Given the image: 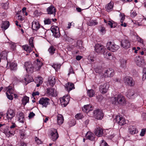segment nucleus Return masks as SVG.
Wrapping results in <instances>:
<instances>
[{"label":"nucleus","mask_w":146,"mask_h":146,"mask_svg":"<svg viewBox=\"0 0 146 146\" xmlns=\"http://www.w3.org/2000/svg\"><path fill=\"white\" fill-rule=\"evenodd\" d=\"M112 104L115 105H123L125 104L126 100L125 97L121 94L116 95L111 99Z\"/></svg>","instance_id":"1"},{"label":"nucleus","mask_w":146,"mask_h":146,"mask_svg":"<svg viewBox=\"0 0 146 146\" xmlns=\"http://www.w3.org/2000/svg\"><path fill=\"white\" fill-rule=\"evenodd\" d=\"M106 47L108 50L112 52L117 51L119 48V46L111 41L107 43Z\"/></svg>","instance_id":"2"},{"label":"nucleus","mask_w":146,"mask_h":146,"mask_svg":"<svg viewBox=\"0 0 146 146\" xmlns=\"http://www.w3.org/2000/svg\"><path fill=\"white\" fill-rule=\"evenodd\" d=\"M93 114L94 117L98 119H102L104 117L102 111L98 109L93 111Z\"/></svg>","instance_id":"3"},{"label":"nucleus","mask_w":146,"mask_h":146,"mask_svg":"<svg viewBox=\"0 0 146 146\" xmlns=\"http://www.w3.org/2000/svg\"><path fill=\"white\" fill-rule=\"evenodd\" d=\"M134 60L137 65L139 66H142L145 64V60L141 56H136Z\"/></svg>","instance_id":"4"},{"label":"nucleus","mask_w":146,"mask_h":146,"mask_svg":"<svg viewBox=\"0 0 146 146\" xmlns=\"http://www.w3.org/2000/svg\"><path fill=\"white\" fill-rule=\"evenodd\" d=\"M51 30L54 36L56 38H58L60 36L59 29L58 27L53 26L51 28Z\"/></svg>","instance_id":"5"},{"label":"nucleus","mask_w":146,"mask_h":146,"mask_svg":"<svg viewBox=\"0 0 146 146\" xmlns=\"http://www.w3.org/2000/svg\"><path fill=\"white\" fill-rule=\"evenodd\" d=\"M50 99L47 98H42L39 101V104L42 106V107L46 108L50 104Z\"/></svg>","instance_id":"6"},{"label":"nucleus","mask_w":146,"mask_h":146,"mask_svg":"<svg viewBox=\"0 0 146 146\" xmlns=\"http://www.w3.org/2000/svg\"><path fill=\"white\" fill-rule=\"evenodd\" d=\"M123 82L126 85L131 86H133L135 85V82L133 79L129 77H126L124 78Z\"/></svg>","instance_id":"7"},{"label":"nucleus","mask_w":146,"mask_h":146,"mask_svg":"<svg viewBox=\"0 0 146 146\" xmlns=\"http://www.w3.org/2000/svg\"><path fill=\"white\" fill-rule=\"evenodd\" d=\"M69 100V97L68 95L64 96L62 98H60L61 104L64 107H65L68 104Z\"/></svg>","instance_id":"8"},{"label":"nucleus","mask_w":146,"mask_h":146,"mask_svg":"<svg viewBox=\"0 0 146 146\" xmlns=\"http://www.w3.org/2000/svg\"><path fill=\"white\" fill-rule=\"evenodd\" d=\"M109 87V84L107 83H104L100 86V91L102 94H104L106 93Z\"/></svg>","instance_id":"9"},{"label":"nucleus","mask_w":146,"mask_h":146,"mask_svg":"<svg viewBox=\"0 0 146 146\" xmlns=\"http://www.w3.org/2000/svg\"><path fill=\"white\" fill-rule=\"evenodd\" d=\"M26 71L29 73H32L34 67L30 62H26L24 64Z\"/></svg>","instance_id":"10"},{"label":"nucleus","mask_w":146,"mask_h":146,"mask_svg":"<svg viewBox=\"0 0 146 146\" xmlns=\"http://www.w3.org/2000/svg\"><path fill=\"white\" fill-rule=\"evenodd\" d=\"M15 115V110L11 109H9L7 112V117L9 120H11Z\"/></svg>","instance_id":"11"},{"label":"nucleus","mask_w":146,"mask_h":146,"mask_svg":"<svg viewBox=\"0 0 146 146\" xmlns=\"http://www.w3.org/2000/svg\"><path fill=\"white\" fill-rule=\"evenodd\" d=\"M56 11V9L54 6L50 5L46 9L47 14L49 15H53L55 16Z\"/></svg>","instance_id":"12"},{"label":"nucleus","mask_w":146,"mask_h":146,"mask_svg":"<svg viewBox=\"0 0 146 146\" xmlns=\"http://www.w3.org/2000/svg\"><path fill=\"white\" fill-rule=\"evenodd\" d=\"M114 121L121 125H123L125 123V121L124 118L123 117H120L119 116H116Z\"/></svg>","instance_id":"13"},{"label":"nucleus","mask_w":146,"mask_h":146,"mask_svg":"<svg viewBox=\"0 0 146 146\" xmlns=\"http://www.w3.org/2000/svg\"><path fill=\"white\" fill-rule=\"evenodd\" d=\"M104 46L101 44H97L95 46V50L98 53H101L104 50Z\"/></svg>","instance_id":"14"},{"label":"nucleus","mask_w":146,"mask_h":146,"mask_svg":"<svg viewBox=\"0 0 146 146\" xmlns=\"http://www.w3.org/2000/svg\"><path fill=\"white\" fill-rule=\"evenodd\" d=\"M130 42L128 40L124 39L121 42V46L124 48L127 49L130 47Z\"/></svg>","instance_id":"15"},{"label":"nucleus","mask_w":146,"mask_h":146,"mask_svg":"<svg viewBox=\"0 0 146 146\" xmlns=\"http://www.w3.org/2000/svg\"><path fill=\"white\" fill-rule=\"evenodd\" d=\"M114 74V71L111 68L108 69L104 72V75L106 77H112Z\"/></svg>","instance_id":"16"},{"label":"nucleus","mask_w":146,"mask_h":146,"mask_svg":"<svg viewBox=\"0 0 146 146\" xmlns=\"http://www.w3.org/2000/svg\"><path fill=\"white\" fill-rule=\"evenodd\" d=\"M51 138L53 141L56 140L58 137V135L56 129H53L51 131Z\"/></svg>","instance_id":"17"},{"label":"nucleus","mask_w":146,"mask_h":146,"mask_svg":"<svg viewBox=\"0 0 146 146\" xmlns=\"http://www.w3.org/2000/svg\"><path fill=\"white\" fill-rule=\"evenodd\" d=\"M94 133L98 137L102 136L103 133V130L101 127H97L95 130Z\"/></svg>","instance_id":"18"},{"label":"nucleus","mask_w":146,"mask_h":146,"mask_svg":"<svg viewBox=\"0 0 146 146\" xmlns=\"http://www.w3.org/2000/svg\"><path fill=\"white\" fill-rule=\"evenodd\" d=\"M46 93L50 96H56L55 89L52 88H48L47 89Z\"/></svg>","instance_id":"19"},{"label":"nucleus","mask_w":146,"mask_h":146,"mask_svg":"<svg viewBox=\"0 0 146 146\" xmlns=\"http://www.w3.org/2000/svg\"><path fill=\"white\" fill-rule=\"evenodd\" d=\"M42 65V63L38 59H37L35 61L34 66H33L34 68H35L36 70H38L40 69Z\"/></svg>","instance_id":"20"},{"label":"nucleus","mask_w":146,"mask_h":146,"mask_svg":"<svg viewBox=\"0 0 146 146\" xmlns=\"http://www.w3.org/2000/svg\"><path fill=\"white\" fill-rule=\"evenodd\" d=\"M127 97L129 98L133 99L136 96V95L135 94L134 91L132 90H129L126 93Z\"/></svg>","instance_id":"21"},{"label":"nucleus","mask_w":146,"mask_h":146,"mask_svg":"<svg viewBox=\"0 0 146 146\" xmlns=\"http://www.w3.org/2000/svg\"><path fill=\"white\" fill-rule=\"evenodd\" d=\"M129 132L130 134L134 135L137 133L138 131L134 126L131 125L129 127Z\"/></svg>","instance_id":"22"},{"label":"nucleus","mask_w":146,"mask_h":146,"mask_svg":"<svg viewBox=\"0 0 146 146\" xmlns=\"http://www.w3.org/2000/svg\"><path fill=\"white\" fill-rule=\"evenodd\" d=\"M40 25L38 22L34 21L32 23V28L33 30L37 31L40 28Z\"/></svg>","instance_id":"23"},{"label":"nucleus","mask_w":146,"mask_h":146,"mask_svg":"<svg viewBox=\"0 0 146 146\" xmlns=\"http://www.w3.org/2000/svg\"><path fill=\"white\" fill-rule=\"evenodd\" d=\"M65 89L68 92L75 88L74 84L69 82L65 84Z\"/></svg>","instance_id":"24"},{"label":"nucleus","mask_w":146,"mask_h":146,"mask_svg":"<svg viewBox=\"0 0 146 146\" xmlns=\"http://www.w3.org/2000/svg\"><path fill=\"white\" fill-rule=\"evenodd\" d=\"M18 121L21 123H23L25 120V115L21 112H19L18 114Z\"/></svg>","instance_id":"25"},{"label":"nucleus","mask_w":146,"mask_h":146,"mask_svg":"<svg viewBox=\"0 0 146 146\" xmlns=\"http://www.w3.org/2000/svg\"><path fill=\"white\" fill-rule=\"evenodd\" d=\"M82 109L84 112L87 113L90 111L92 110L93 109L91 105L88 104L84 105L83 107L82 108Z\"/></svg>","instance_id":"26"},{"label":"nucleus","mask_w":146,"mask_h":146,"mask_svg":"<svg viewBox=\"0 0 146 146\" xmlns=\"http://www.w3.org/2000/svg\"><path fill=\"white\" fill-rule=\"evenodd\" d=\"M57 123L58 125H60L63 123L64 117L62 115L58 114L57 115Z\"/></svg>","instance_id":"27"},{"label":"nucleus","mask_w":146,"mask_h":146,"mask_svg":"<svg viewBox=\"0 0 146 146\" xmlns=\"http://www.w3.org/2000/svg\"><path fill=\"white\" fill-rule=\"evenodd\" d=\"M95 135L94 133L90 131H88L86 135V138L91 141H93L94 139Z\"/></svg>","instance_id":"28"},{"label":"nucleus","mask_w":146,"mask_h":146,"mask_svg":"<svg viewBox=\"0 0 146 146\" xmlns=\"http://www.w3.org/2000/svg\"><path fill=\"white\" fill-rule=\"evenodd\" d=\"M113 3L110 2L106 5L105 8L107 12H109L113 10Z\"/></svg>","instance_id":"29"},{"label":"nucleus","mask_w":146,"mask_h":146,"mask_svg":"<svg viewBox=\"0 0 146 146\" xmlns=\"http://www.w3.org/2000/svg\"><path fill=\"white\" fill-rule=\"evenodd\" d=\"M120 66L123 68H124L126 66L127 61L125 59L120 58L119 60Z\"/></svg>","instance_id":"30"},{"label":"nucleus","mask_w":146,"mask_h":146,"mask_svg":"<svg viewBox=\"0 0 146 146\" xmlns=\"http://www.w3.org/2000/svg\"><path fill=\"white\" fill-rule=\"evenodd\" d=\"M48 82L50 86L52 87L55 82V77L54 76L49 77L48 78Z\"/></svg>","instance_id":"31"},{"label":"nucleus","mask_w":146,"mask_h":146,"mask_svg":"<svg viewBox=\"0 0 146 146\" xmlns=\"http://www.w3.org/2000/svg\"><path fill=\"white\" fill-rule=\"evenodd\" d=\"M22 48L28 53H29L32 51L31 47L27 45L23 46Z\"/></svg>","instance_id":"32"},{"label":"nucleus","mask_w":146,"mask_h":146,"mask_svg":"<svg viewBox=\"0 0 146 146\" xmlns=\"http://www.w3.org/2000/svg\"><path fill=\"white\" fill-rule=\"evenodd\" d=\"M9 22L8 21H5L3 23V25L1 26V28L5 30L9 27Z\"/></svg>","instance_id":"33"},{"label":"nucleus","mask_w":146,"mask_h":146,"mask_svg":"<svg viewBox=\"0 0 146 146\" xmlns=\"http://www.w3.org/2000/svg\"><path fill=\"white\" fill-rule=\"evenodd\" d=\"M29 98L27 96L24 97L22 100V104L25 106L27 103L29 102Z\"/></svg>","instance_id":"34"},{"label":"nucleus","mask_w":146,"mask_h":146,"mask_svg":"<svg viewBox=\"0 0 146 146\" xmlns=\"http://www.w3.org/2000/svg\"><path fill=\"white\" fill-rule=\"evenodd\" d=\"M98 30L102 35L105 33L106 30L105 27L102 26H100L98 27Z\"/></svg>","instance_id":"35"},{"label":"nucleus","mask_w":146,"mask_h":146,"mask_svg":"<svg viewBox=\"0 0 146 146\" xmlns=\"http://www.w3.org/2000/svg\"><path fill=\"white\" fill-rule=\"evenodd\" d=\"M10 69L11 70H15L16 68L17 64L14 63L12 62L9 63Z\"/></svg>","instance_id":"36"},{"label":"nucleus","mask_w":146,"mask_h":146,"mask_svg":"<svg viewBox=\"0 0 146 146\" xmlns=\"http://www.w3.org/2000/svg\"><path fill=\"white\" fill-rule=\"evenodd\" d=\"M87 93L88 95L90 97H93L95 94L94 91L92 89L88 90Z\"/></svg>","instance_id":"37"},{"label":"nucleus","mask_w":146,"mask_h":146,"mask_svg":"<svg viewBox=\"0 0 146 146\" xmlns=\"http://www.w3.org/2000/svg\"><path fill=\"white\" fill-rule=\"evenodd\" d=\"M56 48L53 46H50L48 49V51L51 55L53 54L55 52Z\"/></svg>","instance_id":"38"},{"label":"nucleus","mask_w":146,"mask_h":146,"mask_svg":"<svg viewBox=\"0 0 146 146\" xmlns=\"http://www.w3.org/2000/svg\"><path fill=\"white\" fill-rule=\"evenodd\" d=\"M98 23L96 20H91L88 23V25L90 26H95L97 25Z\"/></svg>","instance_id":"39"},{"label":"nucleus","mask_w":146,"mask_h":146,"mask_svg":"<svg viewBox=\"0 0 146 146\" xmlns=\"http://www.w3.org/2000/svg\"><path fill=\"white\" fill-rule=\"evenodd\" d=\"M84 118L85 121H84L83 125L84 126L86 127H87V125L89 123V120L87 118V117H85Z\"/></svg>","instance_id":"40"},{"label":"nucleus","mask_w":146,"mask_h":146,"mask_svg":"<svg viewBox=\"0 0 146 146\" xmlns=\"http://www.w3.org/2000/svg\"><path fill=\"white\" fill-rule=\"evenodd\" d=\"M61 65L60 64H53L52 66L56 70H58L60 69Z\"/></svg>","instance_id":"41"},{"label":"nucleus","mask_w":146,"mask_h":146,"mask_svg":"<svg viewBox=\"0 0 146 146\" xmlns=\"http://www.w3.org/2000/svg\"><path fill=\"white\" fill-rule=\"evenodd\" d=\"M136 39L138 42H140L143 45V39L138 36H136Z\"/></svg>","instance_id":"42"},{"label":"nucleus","mask_w":146,"mask_h":146,"mask_svg":"<svg viewBox=\"0 0 146 146\" xmlns=\"http://www.w3.org/2000/svg\"><path fill=\"white\" fill-rule=\"evenodd\" d=\"M44 23L45 25H49L51 23V20L49 18L45 19L44 20Z\"/></svg>","instance_id":"43"},{"label":"nucleus","mask_w":146,"mask_h":146,"mask_svg":"<svg viewBox=\"0 0 146 146\" xmlns=\"http://www.w3.org/2000/svg\"><path fill=\"white\" fill-rule=\"evenodd\" d=\"M75 117L77 119H80L84 117L83 115L80 113H78L75 116Z\"/></svg>","instance_id":"44"},{"label":"nucleus","mask_w":146,"mask_h":146,"mask_svg":"<svg viewBox=\"0 0 146 146\" xmlns=\"http://www.w3.org/2000/svg\"><path fill=\"white\" fill-rule=\"evenodd\" d=\"M33 38L31 37L30 38L29 40V44L32 48H33L34 47V46L33 43Z\"/></svg>","instance_id":"45"},{"label":"nucleus","mask_w":146,"mask_h":146,"mask_svg":"<svg viewBox=\"0 0 146 146\" xmlns=\"http://www.w3.org/2000/svg\"><path fill=\"white\" fill-rule=\"evenodd\" d=\"M146 130V129H142L140 134V135L141 136H143L145 133Z\"/></svg>","instance_id":"46"},{"label":"nucleus","mask_w":146,"mask_h":146,"mask_svg":"<svg viewBox=\"0 0 146 146\" xmlns=\"http://www.w3.org/2000/svg\"><path fill=\"white\" fill-rule=\"evenodd\" d=\"M6 94L8 99L10 100H12L13 99V96L11 94H9L7 92H6Z\"/></svg>","instance_id":"47"},{"label":"nucleus","mask_w":146,"mask_h":146,"mask_svg":"<svg viewBox=\"0 0 146 146\" xmlns=\"http://www.w3.org/2000/svg\"><path fill=\"white\" fill-rule=\"evenodd\" d=\"M100 146H108L107 143L105 142L104 140H102Z\"/></svg>","instance_id":"48"},{"label":"nucleus","mask_w":146,"mask_h":146,"mask_svg":"<svg viewBox=\"0 0 146 146\" xmlns=\"http://www.w3.org/2000/svg\"><path fill=\"white\" fill-rule=\"evenodd\" d=\"M35 141L38 144H40L42 143L41 141L38 138L36 137L35 138Z\"/></svg>","instance_id":"49"},{"label":"nucleus","mask_w":146,"mask_h":146,"mask_svg":"<svg viewBox=\"0 0 146 146\" xmlns=\"http://www.w3.org/2000/svg\"><path fill=\"white\" fill-rule=\"evenodd\" d=\"M35 114L33 112H31L29 114L28 117L29 119H31L34 116H35Z\"/></svg>","instance_id":"50"},{"label":"nucleus","mask_w":146,"mask_h":146,"mask_svg":"<svg viewBox=\"0 0 146 146\" xmlns=\"http://www.w3.org/2000/svg\"><path fill=\"white\" fill-rule=\"evenodd\" d=\"M74 72L73 71V68L71 67L69 69V73H68V75H69L70 74H74Z\"/></svg>","instance_id":"51"},{"label":"nucleus","mask_w":146,"mask_h":146,"mask_svg":"<svg viewBox=\"0 0 146 146\" xmlns=\"http://www.w3.org/2000/svg\"><path fill=\"white\" fill-rule=\"evenodd\" d=\"M13 90L12 88H9L7 91L8 93H9V94H12L13 93Z\"/></svg>","instance_id":"52"},{"label":"nucleus","mask_w":146,"mask_h":146,"mask_svg":"<svg viewBox=\"0 0 146 146\" xmlns=\"http://www.w3.org/2000/svg\"><path fill=\"white\" fill-rule=\"evenodd\" d=\"M37 81L39 83H40L41 84H42L43 82V80L42 78L41 77H39L37 80Z\"/></svg>","instance_id":"53"},{"label":"nucleus","mask_w":146,"mask_h":146,"mask_svg":"<svg viewBox=\"0 0 146 146\" xmlns=\"http://www.w3.org/2000/svg\"><path fill=\"white\" fill-rule=\"evenodd\" d=\"M16 126L15 124L14 123H12L11 125L10 126V128L11 130L14 128Z\"/></svg>","instance_id":"54"},{"label":"nucleus","mask_w":146,"mask_h":146,"mask_svg":"<svg viewBox=\"0 0 146 146\" xmlns=\"http://www.w3.org/2000/svg\"><path fill=\"white\" fill-rule=\"evenodd\" d=\"M137 15V13L135 11H133V12H131V15L133 17H135Z\"/></svg>","instance_id":"55"},{"label":"nucleus","mask_w":146,"mask_h":146,"mask_svg":"<svg viewBox=\"0 0 146 146\" xmlns=\"http://www.w3.org/2000/svg\"><path fill=\"white\" fill-rule=\"evenodd\" d=\"M18 19L19 20H20L21 21H22L24 19V17H22V16L20 15H19L18 16Z\"/></svg>","instance_id":"56"},{"label":"nucleus","mask_w":146,"mask_h":146,"mask_svg":"<svg viewBox=\"0 0 146 146\" xmlns=\"http://www.w3.org/2000/svg\"><path fill=\"white\" fill-rule=\"evenodd\" d=\"M39 94V93L38 92H36L33 93L32 95L33 97H34L36 95H38Z\"/></svg>","instance_id":"57"},{"label":"nucleus","mask_w":146,"mask_h":146,"mask_svg":"<svg viewBox=\"0 0 146 146\" xmlns=\"http://www.w3.org/2000/svg\"><path fill=\"white\" fill-rule=\"evenodd\" d=\"M108 24L110 26V27L111 28H112L113 27V24L112 22L110 21H109L108 23Z\"/></svg>","instance_id":"58"},{"label":"nucleus","mask_w":146,"mask_h":146,"mask_svg":"<svg viewBox=\"0 0 146 146\" xmlns=\"http://www.w3.org/2000/svg\"><path fill=\"white\" fill-rule=\"evenodd\" d=\"M125 19V17L124 15L122 16L121 15V19L120 21L121 23H123V22Z\"/></svg>","instance_id":"59"},{"label":"nucleus","mask_w":146,"mask_h":146,"mask_svg":"<svg viewBox=\"0 0 146 146\" xmlns=\"http://www.w3.org/2000/svg\"><path fill=\"white\" fill-rule=\"evenodd\" d=\"M82 57L78 55L76 56V59L77 60H79L82 58Z\"/></svg>","instance_id":"60"},{"label":"nucleus","mask_w":146,"mask_h":146,"mask_svg":"<svg viewBox=\"0 0 146 146\" xmlns=\"http://www.w3.org/2000/svg\"><path fill=\"white\" fill-rule=\"evenodd\" d=\"M146 79V74H143L142 77V80H144Z\"/></svg>","instance_id":"61"},{"label":"nucleus","mask_w":146,"mask_h":146,"mask_svg":"<svg viewBox=\"0 0 146 146\" xmlns=\"http://www.w3.org/2000/svg\"><path fill=\"white\" fill-rule=\"evenodd\" d=\"M66 35H64V37L66 39V40H72V39L71 38H69V37H66Z\"/></svg>","instance_id":"62"},{"label":"nucleus","mask_w":146,"mask_h":146,"mask_svg":"<svg viewBox=\"0 0 146 146\" xmlns=\"http://www.w3.org/2000/svg\"><path fill=\"white\" fill-rule=\"evenodd\" d=\"M121 26H123L124 27H125L127 26L126 24L125 23H121Z\"/></svg>","instance_id":"63"},{"label":"nucleus","mask_w":146,"mask_h":146,"mask_svg":"<svg viewBox=\"0 0 146 146\" xmlns=\"http://www.w3.org/2000/svg\"><path fill=\"white\" fill-rule=\"evenodd\" d=\"M15 45L14 44H12L11 45V48L13 49L14 50L15 47Z\"/></svg>","instance_id":"64"}]
</instances>
